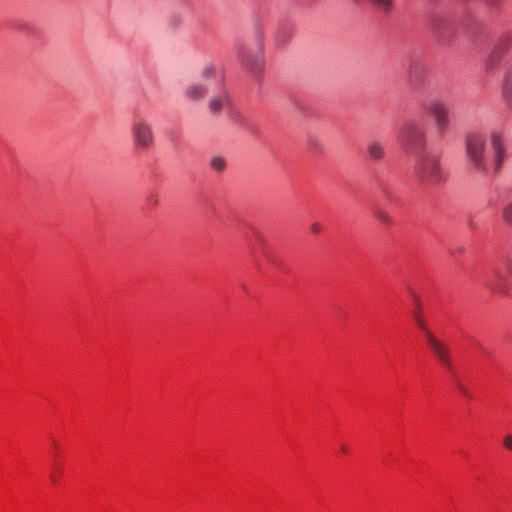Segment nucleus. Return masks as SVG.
Listing matches in <instances>:
<instances>
[{"instance_id": "a211bd4d", "label": "nucleus", "mask_w": 512, "mask_h": 512, "mask_svg": "<svg viewBox=\"0 0 512 512\" xmlns=\"http://www.w3.org/2000/svg\"><path fill=\"white\" fill-rule=\"evenodd\" d=\"M215 74V66L211 63L206 64L200 72V79L198 81H204L207 83V81L213 77Z\"/></svg>"}, {"instance_id": "2eb2a0df", "label": "nucleus", "mask_w": 512, "mask_h": 512, "mask_svg": "<svg viewBox=\"0 0 512 512\" xmlns=\"http://www.w3.org/2000/svg\"><path fill=\"white\" fill-rule=\"evenodd\" d=\"M374 218L383 225L390 226L393 224L392 216L383 209H375L373 212Z\"/></svg>"}, {"instance_id": "20e7f679", "label": "nucleus", "mask_w": 512, "mask_h": 512, "mask_svg": "<svg viewBox=\"0 0 512 512\" xmlns=\"http://www.w3.org/2000/svg\"><path fill=\"white\" fill-rule=\"evenodd\" d=\"M131 135L136 149L149 150L155 141V134L151 123L143 116L136 115L131 126Z\"/></svg>"}, {"instance_id": "4468645a", "label": "nucleus", "mask_w": 512, "mask_h": 512, "mask_svg": "<svg viewBox=\"0 0 512 512\" xmlns=\"http://www.w3.org/2000/svg\"><path fill=\"white\" fill-rule=\"evenodd\" d=\"M228 103H229V98L225 93L212 96L208 102L209 111L213 114H216L223 107L228 105Z\"/></svg>"}, {"instance_id": "0eeeda50", "label": "nucleus", "mask_w": 512, "mask_h": 512, "mask_svg": "<svg viewBox=\"0 0 512 512\" xmlns=\"http://www.w3.org/2000/svg\"><path fill=\"white\" fill-rule=\"evenodd\" d=\"M428 113L432 116L437 131L443 133L449 126V112L446 104L440 99H432L426 107Z\"/></svg>"}, {"instance_id": "aec40b11", "label": "nucleus", "mask_w": 512, "mask_h": 512, "mask_svg": "<svg viewBox=\"0 0 512 512\" xmlns=\"http://www.w3.org/2000/svg\"><path fill=\"white\" fill-rule=\"evenodd\" d=\"M503 445L507 450L512 451V434H507L504 436Z\"/></svg>"}, {"instance_id": "7ed1b4c3", "label": "nucleus", "mask_w": 512, "mask_h": 512, "mask_svg": "<svg viewBox=\"0 0 512 512\" xmlns=\"http://www.w3.org/2000/svg\"><path fill=\"white\" fill-rule=\"evenodd\" d=\"M398 141L405 151L418 154L426 146L425 129L420 124L408 123L401 129Z\"/></svg>"}, {"instance_id": "ddd939ff", "label": "nucleus", "mask_w": 512, "mask_h": 512, "mask_svg": "<svg viewBox=\"0 0 512 512\" xmlns=\"http://www.w3.org/2000/svg\"><path fill=\"white\" fill-rule=\"evenodd\" d=\"M367 153L373 161H381L385 157V148L382 143L373 140L367 144Z\"/></svg>"}, {"instance_id": "6ab92c4d", "label": "nucleus", "mask_w": 512, "mask_h": 512, "mask_svg": "<svg viewBox=\"0 0 512 512\" xmlns=\"http://www.w3.org/2000/svg\"><path fill=\"white\" fill-rule=\"evenodd\" d=\"M447 26H448V21L445 17L436 16L432 20V28L434 29L435 32H437L439 34L442 33V31H444Z\"/></svg>"}, {"instance_id": "f257e3e1", "label": "nucleus", "mask_w": 512, "mask_h": 512, "mask_svg": "<svg viewBox=\"0 0 512 512\" xmlns=\"http://www.w3.org/2000/svg\"><path fill=\"white\" fill-rule=\"evenodd\" d=\"M491 152L487 149L486 136L483 132L473 130L465 135V157L474 171L484 174L490 167L498 171L506 156V145L499 131L490 134Z\"/></svg>"}, {"instance_id": "f03ea898", "label": "nucleus", "mask_w": 512, "mask_h": 512, "mask_svg": "<svg viewBox=\"0 0 512 512\" xmlns=\"http://www.w3.org/2000/svg\"><path fill=\"white\" fill-rule=\"evenodd\" d=\"M414 173L419 182L426 186H434L444 179V171L438 159L430 154L418 158Z\"/></svg>"}, {"instance_id": "1a4fd4ad", "label": "nucleus", "mask_w": 512, "mask_h": 512, "mask_svg": "<svg viewBox=\"0 0 512 512\" xmlns=\"http://www.w3.org/2000/svg\"><path fill=\"white\" fill-rule=\"evenodd\" d=\"M208 84L204 81H192L185 88V97L191 102L202 101L208 94Z\"/></svg>"}, {"instance_id": "39448f33", "label": "nucleus", "mask_w": 512, "mask_h": 512, "mask_svg": "<svg viewBox=\"0 0 512 512\" xmlns=\"http://www.w3.org/2000/svg\"><path fill=\"white\" fill-rule=\"evenodd\" d=\"M426 342L430 347L432 353L436 357V359L441 363V365L447 368L449 371H453V365L451 361L450 349L449 347L438 339L432 332L429 330L424 333Z\"/></svg>"}, {"instance_id": "f3484780", "label": "nucleus", "mask_w": 512, "mask_h": 512, "mask_svg": "<svg viewBox=\"0 0 512 512\" xmlns=\"http://www.w3.org/2000/svg\"><path fill=\"white\" fill-rule=\"evenodd\" d=\"M501 219L509 227H512V199L501 210Z\"/></svg>"}, {"instance_id": "6e6552de", "label": "nucleus", "mask_w": 512, "mask_h": 512, "mask_svg": "<svg viewBox=\"0 0 512 512\" xmlns=\"http://www.w3.org/2000/svg\"><path fill=\"white\" fill-rule=\"evenodd\" d=\"M512 49V33H506L500 37L489 56L486 58L484 65L487 70L494 69L499 63L501 57Z\"/></svg>"}, {"instance_id": "b1692460", "label": "nucleus", "mask_w": 512, "mask_h": 512, "mask_svg": "<svg viewBox=\"0 0 512 512\" xmlns=\"http://www.w3.org/2000/svg\"><path fill=\"white\" fill-rule=\"evenodd\" d=\"M340 448H341V450H342L344 453H347V452H348V447H347L346 445L342 444V445L340 446Z\"/></svg>"}, {"instance_id": "393cba45", "label": "nucleus", "mask_w": 512, "mask_h": 512, "mask_svg": "<svg viewBox=\"0 0 512 512\" xmlns=\"http://www.w3.org/2000/svg\"><path fill=\"white\" fill-rule=\"evenodd\" d=\"M456 251L459 252V253H463L464 252V248L463 247H458Z\"/></svg>"}, {"instance_id": "4be33fe9", "label": "nucleus", "mask_w": 512, "mask_h": 512, "mask_svg": "<svg viewBox=\"0 0 512 512\" xmlns=\"http://www.w3.org/2000/svg\"><path fill=\"white\" fill-rule=\"evenodd\" d=\"M458 389L467 397H470L469 391L460 383L457 384Z\"/></svg>"}, {"instance_id": "423d86ee", "label": "nucleus", "mask_w": 512, "mask_h": 512, "mask_svg": "<svg viewBox=\"0 0 512 512\" xmlns=\"http://www.w3.org/2000/svg\"><path fill=\"white\" fill-rule=\"evenodd\" d=\"M237 58L240 64L254 76H259L264 67V58L260 53H254L245 46L237 48Z\"/></svg>"}, {"instance_id": "bb28decb", "label": "nucleus", "mask_w": 512, "mask_h": 512, "mask_svg": "<svg viewBox=\"0 0 512 512\" xmlns=\"http://www.w3.org/2000/svg\"><path fill=\"white\" fill-rule=\"evenodd\" d=\"M254 233H255V236L260 239L259 234L257 232H254Z\"/></svg>"}, {"instance_id": "a878e982", "label": "nucleus", "mask_w": 512, "mask_h": 512, "mask_svg": "<svg viewBox=\"0 0 512 512\" xmlns=\"http://www.w3.org/2000/svg\"><path fill=\"white\" fill-rule=\"evenodd\" d=\"M51 480H52L53 482H55V481L57 480V477H56V475H55V474H51Z\"/></svg>"}, {"instance_id": "412c9836", "label": "nucleus", "mask_w": 512, "mask_h": 512, "mask_svg": "<svg viewBox=\"0 0 512 512\" xmlns=\"http://www.w3.org/2000/svg\"><path fill=\"white\" fill-rule=\"evenodd\" d=\"M310 229L313 233L319 234L323 230V227L320 223L314 222L311 224Z\"/></svg>"}, {"instance_id": "f8f14e48", "label": "nucleus", "mask_w": 512, "mask_h": 512, "mask_svg": "<svg viewBox=\"0 0 512 512\" xmlns=\"http://www.w3.org/2000/svg\"><path fill=\"white\" fill-rule=\"evenodd\" d=\"M501 96L507 106L512 109V65L505 72L501 86Z\"/></svg>"}, {"instance_id": "5701e85b", "label": "nucleus", "mask_w": 512, "mask_h": 512, "mask_svg": "<svg viewBox=\"0 0 512 512\" xmlns=\"http://www.w3.org/2000/svg\"><path fill=\"white\" fill-rule=\"evenodd\" d=\"M506 273H507V276L512 279V261L507 263V265H506Z\"/></svg>"}, {"instance_id": "dca6fc26", "label": "nucleus", "mask_w": 512, "mask_h": 512, "mask_svg": "<svg viewBox=\"0 0 512 512\" xmlns=\"http://www.w3.org/2000/svg\"><path fill=\"white\" fill-rule=\"evenodd\" d=\"M210 167L216 172H223L227 167V162L224 157L216 155L210 159Z\"/></svg>"}, {"instance_id": "9b49d317", "label": "nucleus", "mask_w": 512, "mask_h": 512, "mask_svg": "<svg viewBox=\"0 0 512 512\" xmlns=\"http://www.w3.org/2000/svg\"><path fill=\"white\" fill-rule=\"evenodd\" d=\"M411 296H412L413 305H414V310L412 311L413 320L415 321V324L417 325V327L423 333H426L430 329H429L428 324H427V322H426V320L424 318L420 299H419V297L414 292H411Z\"/></svg>"}, {"instance_id": "9d476101", "label": "nucleus", "mask_w": 512, "mask_h": 512, "mask_svg": "<svg viewBox=\"0 0 512 512\" xmlns=\"http://www.w3.org/2000/svg\"><path fill=\"white\" fill-rule=\"evenodd\" d=\"M495 279L488 278L485 282L486 287L493 293L506 296L509 294V288L506 279L498 272L494 273Z\"/></svg>"}]
</instances>
